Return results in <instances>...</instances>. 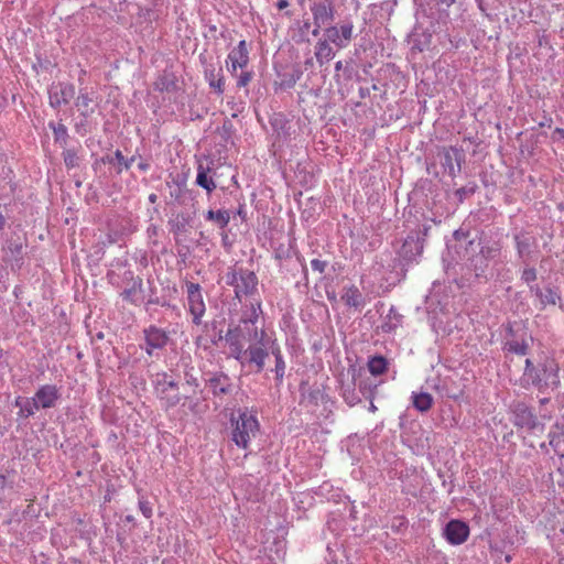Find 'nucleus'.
<instances>
[{
  "mask_svg": "<svg viewBox=\"0 0 564 564\" xmlns=\"http://www.w3.org/2000/svg\"><path fill=\"white\" fill-rule=\"evenodd\" d=\"M231 441L242 449H247L252 438L260 432L257 411L248 408L239 409L237 416L230 417Z\"/></svg>",
  "mask_w": 564,
  "mask_h": 564,
  "instance_id": "f257e3e1",
  "label": "nucleus"
},
{
  "mask_svg": "<svg viewBox=\"0 0 564 564\" xmlns=\"http://www.w3.org/2000/svg\"><path fill=\"white\" fill-rule=\"evenodd\" d=\"M517 258L521 263H530L536 260L540 249L536 234L530 228H514L512 230Z\"/></svg>",
  "mask_w": 564,
  "mask_h": 564,
  "instance_id": "f03ea898",
  "label": "nucleus"
},
{
  "mask_svg": "<svg viewBox=\"0 0 564 564\" xmlns=\"http://www.w3.org/2000/svg\"><path fill=\"white\" fill-rule=\"evenodd\" d=\"M561 384L560 367L553 359H545L543 362L538 364L536 379L532 378L527 386L538 389L541 393L554 391Z\"/></svg>",
  "mask_w": 564,
  "mask_h": 564,
  "instance_id": "7ed1b4c3",
  "label": "nucleus"
},
{
  "mask_svg": "<svg viewBox=\"0 0 564 564\" xmlns=\"http://www.w3.org/2000/svg\"><path fill=\"white\" fill-rule=\"evenodd\" d=\"M205 387L215 399L223 400L234 391L232 379L224 371H207L204 373Z\"/></svg>",
  "mask_w": 564,
  "mask_h": 564,
  "instance_id": "20e7f679",
  "label": "nucleus"
},
{
  "mask_svg": "<svg viewBox=\"0 0 564 564\" xmlns=\"http://www.w3.org/2000/svg\"><path fill=\"white\" fill-rule=\"evenodd\" d=\"M354 22L350 18H346L340 24H329L324 29L325 37L328 44H334L337 48H346L354 39Z\"/></svg>",
  "mask_w": 564,
  "mask_h": 564,
  "instance_id": "39448f33",
  "label": "nucleus"
},
{
  "mask_svg": "<svg viewBox=\"0 0 564 564\" xmlns=\"http://www.w3.org/2000/svg\"><path fill=\"white\" fill-rule=\"evenodd\" d=\"M188 312L192 315V323L200 325L206 313V304L198 283L187 281L185 283Z\"/></svg>",
  "mask_w": 564,
  "mask_h": 564,
  "instance_id": "423d86ee",
  "label": "nucleus"
},
{
  "mask_svg": "<svg viewBox=\"0 0 564 564\" xmlns=\"http://www.w3.org/2000/svg\"><path fill=\"white\" fill-rule=\"evenodd\" d=\"M142 333L144 337L142 349L149 357L158 356V351L165 349L169 344V333L155 325L145 327Z\"/></svg>",
  "mask_w": 564,
  "mask_h": 564,
  "instance_id": "0eeeda50",
  "label": "nucleus"
},
{
  "mask_svg": "<svg viewBox=\"0 0 564 564\" xmlns=\"http://www.w3.org/2000/svg\"><path fill=\"white\" fill-rule=\"evenodd\" d=\"M531 340V335H529L524 329L520 333L519 330L513 329L512 325H509L507 327V338L503 349L519 356H525Z\"/></svg>",
  "mask_w": 564,
  "mask_h": 564,
  "instance_id": "6e6552de",
  "label": "nucleus"
},
{
  "mask_svg": "<svg viewBox=\"0 0 564 564\" xmlns=\"http://www.w3.org/2000/svg\"><path fill=\"white\" fill-rule=\"evenodd\" d=\"M511 413L514 416V425L533 431L538 427L539 421L531 406L523 401H516L510 405Z\"/></svg>",
  "mask_w": 564,
  "mask_h": 564,
  "instance_id": "1a4fd4ad",
  "label": "nucleus"
},
{
  "mask_svg": "<svg viewBox=\"0 0 564 564\" xmlns=\"http://www.w3.org/2000/svg\"><path fill=\"white\" fill-rule=\"evenodd\" d=\"M313 15V25H329L335 19V4L333 0H316L310 6Z\"/></svg>",
  "mask_w": 564,
  "mask_h": 564,
  "instance_id": "9d476101",
  "label": "nucleus"
},
{
  "mask_svg": "<svg viewBox=\"0 0 564 564\" xmlns=\"http://www.w3.org/2000/svg\"><path fill=\"white\" fill-rule=\"evenodd\" d=\"M75 86L69 83L52 84L48 88V102L54 109L67 105L75 96Z\"/></svg>",
  "mask_w": 564,
  "mask_h": 564,
  "instance_id": "9b49d317",
  "label": "nucleus"
},
{
  "mask_svg": "<svg viewBox=\"0 0 564 564\" xmlns=\"http://www.w3.org/2000/svg\"><path fill=\"white\" fill-rule=\"evenodd\" d=\"M464 162L465 152L463 149L449 147L443 150L441 164L449 176L455 177L460 172Z\"/></svg>",
  "mask_w": 564,
  "mask_h": 564,
  "instance_id": "f8f14e48",
  "label": "nucleus"
},
{
  "mask_svg": "<svg viewBox=\"0 0 564 564\" xmlns=\"http://www.w3.org/2000/svg\"><path fill=\"white\" fill-rule=\"evenodd\" d=\"M268 356L269 351L265 340L252 343L247 347L245 366L254 367V372L259 373L264 369Z\"/></svg>",
  "mask_w": 564,
  "mask_h": 564,
  "instance_id": "ddd939ff",
  "label": "nucleus"
},
{
  "mask_svg": "<svg viewBox=\"0 0 564 564\" xmlns=\"http://www.w3.org/2000/svg\"><path fill=\"white\" fill-rule=\"evenodd\" d=\"M249 64V50L246 40H241L236 47H234L226 58L228 72L237 75V69H243Z\"/></svg>",
  "mask_w": 564,
  "mask_h": 564,
  "instance_id": "4468645a",
  "label": "nucleus"
},
{
  "mask_svg": "<svg viewBox=\"0 0 564 564\" xmlns=\"http://www.w3.org/2000/svg\"><path fill=\"white\" fill-rule=\"evenodd\" d=\"M33 399L40 410L55 408L61 399V389L55 384H43L37 388Z\"/></svg>",
  "mask_w": 564,
  "mask_h": 564,
  "instance_id": "2eb2a0df",
  "label": "nucleus"
},
{
  "mask_svg": "<svg viewBox=\"0 0 564 564\" xmlns=\"http://www.w3.org/2000/svg\"><path fill=\"white\" fill-rule=\"evenodd\" d=\"M424 248V239L420 232H410L400 248L399 254L406 262L414 261L422 254Z\"/></svg>",
  "mask_w": 564,
  "mask_h": 564,
  "instance_id": "dca6fc26",
  "label": "nucleus"
},
{
  "mask_svg": "<svg viewBox=\"0 0 564 564\" xmlns=\"http://www.w3.org/2000/svg\"><path fill=\"white\" fill-rule=\"evenodd\" d=\"M444 536L452 545L464 543L469 536V527L459 520H451L444 528Z\"/></svg>",
  "mask_w": 564,
  "mask_h": 564,
  "instance_id": "f3484780",
  "label": "nucleus"
},
{
  "mask_svg": "<svg viewBox=\"0 0 564 564\" xmlns=\"http://www.w3.org/2000/svg\"><path fill=\"white\" fill-rule=\"evenodd\" d=\"M340 300L346 306L354 308L357 312H361L367 304L365 295L354 284L344 286Z\"/></svg>",
  "mask_w": 564,
  "mask_h": 564,
  "instance_id": "a211bd4d",
  "label": "nucleus"
},
{
  "mask_svg": "<svg viewBox=\"0 0 564 564\" xmlns=\"http://www.w3.org/2000/svg\"><path fill=\"white\" fill-rule=\"evenodd\" d=\"M549 444L554 449L557 456L564 457V413L554 423L547 434Z\"/></svg>",
  "mask_w": 564,
  "mask_h": 564,
  "instance_id": "6ab92c4d",
  "label": "nucleus"
},
{
  "mask_svg": "<svg viewBox=\"0 0 564 564\" xmlns=\"http://www.w3.org/2000/svg\"><path fill=\"white\" fill-rule=\"evenodd\" d=\"M258 278L254 272L247 269L241 270L239 282L236 285V297L239 300L242 296L250 295L257 290Z\"/></svg>",
  "mask_w": 564,
  "mask_h": 564,
  "instance_id": "aec40b11",
  "label": "nucleus"
},
{
  "mask_svg": "<svg viewBox=\"0 0 564 564\" xmlns=\"http://www.w3.org/2000/svg\"><path fill=\"white\" fill-rule=\"evenodd\" d=\"M204 76L209 87L217 94L223 95L225 90V77L221 67L208 64L205 67Z\"/></svg>",
  "mask_w": 564,
  "mask_h": 564,
  "instance_id": "412c9836",
  "label": "nucleus"
},
{
  "mask_svg": "<svg viewBox=\"0 0 564 564\" xmlns=\"http://www.w3.org/2000/svg\"><path fill=\"white\" fill-rule=\"evenodd\" d=\"M124 278L130 280V284L120 295L123 301L137 305L138 300L135 295L143 291V280L140 276H134L132 271L124 272Z\"/></svg>",
  "mask_w": 564,
  "mask_h": 564,
  "instance_id": "4be33fe9",
  "label": "nucleus"
},
{
  "mask_svg": "<svg viewBox=\"0 0 564 564\" xmlns=\"http://www.w3.org/2000/svg\"><path fill=\"white\" fill-rule=\"evenodd\" d=\"M135 156L129 159L124 158L120 150H116L113 155H105L101 158L104 164H110L113 166L117 175H120L124 170H129L134 162Z\"/></svg>",
  "mask_w": 564,
  "mask_h": 564,
  "instance_id": "5701e85b",
  "label": "nucleus"
},
{
  "mask_svg": "<svg viewBox=\"0 0 564 564\" xmlns=\"http://www.w3.org/2000/svg\"><path fill=\"white\" fill-rule=\"evenodd\" d=\"M94 91H88L86 88L79 89V94L75 100V107L79 111V117L89 118L94 113Z\"/></svg>",
  "mask_w": 564,
  "mask_h": 564,
  "instance_id": "b1692460",
  "label": "nucleus"
},
{
  "mask_svg": "<svg viewBox=\"0 0 564 564\" xmlns=\"http://www.w3.org/2000/svg\"><path fill=\"white\" fill-rule=\"evenodd\" d=\"M14 406L19 408L18 417L23 420L29 419L30 416L34 415L36 411L40 410L33 397H17L14 400Z\"/></svg>",
  "mask_w": 564,
  "mask_h": 564,
  "instance_id": "393cba45",
  "label": "nucleus"
},
{
  "mask_svg": "<svg viewBox=\"0 0 564 564\" xmlns=\"http://www.w3.org/2000/svg\"><path fill=\"white\" fill-rule=\"evenodd\" d=\"M335 51L328 40L319 39L315 44V58L319 66L330 62L335 57Z\"/></svg>",
  "mask_w": 564,
  "mask_h": 564,
  "instance_id": "a878e982",
  "label": "nucleus"
},
{
  "mask_svg": "<svg viewBox=\"0 0 564 564\" xmlns=\"http://www.w3.org/2000/svg\"><path fill=\"white\" fill-rule=\"evenodd\" d=\"M402 321L403 316L395 310L394 306H391L380 325V329L382 333H393L398 327L402 325Z\"/></svg>",
  "mask_w": 564,
  "mask_h": 564,
  "instance_id": "bb28decb",
  "label": "nucleus"
},
{
  "mask_svg": "<svg viewBox=\"0 0 564 564\" xmlns=\"http://www.w3.org/2000/svg\"><path fill=\"white\" fill-rule=\"evenodd\" d=\"M340 394H341V398L344 399V401L349 406H354L361 401L358 392L356 391L355 378H352L350 381H347V382L341 381Z\"/></svg>",
  "mask_w": 564,
  "mask_h": 564,
  "instance_id": "cd10ccee",
  "label": "nucleus"
},
{
  "mask_svg": "<svg viewBox=\"0 0 564 564\" xmlns=\"http://www.w3.org/2000/svg\"><path fill=\"white\" fill-rule=\"evenodd\" d=\"M210 172L209 166H205L202 163L197 166V175H196V185L207 191V193H212L216 188V183L213 177L208 176Z\"/></svg>",
  "mask_w": 564,
  "mask_h": 564,
  "instance_id": "c85d7f7f",
  "label": "nucleus"
},
{
  "mask_svg": "<svg viewBox=\"0 0 564 564\" xmlns=\"http://www.w3.org/2000/svg\"><path fill=\"white\" fill-rule=\"evenodd\" d=\"M271 354L274 356V359H275V366H274L273 371L275 373L276 386L279 387L283 382L286 365L283 359L281 348L279 346H272Z\"/></svg>",
  "mask_w": 564,
  "mask_h": 564,
  "instance_id": "c756f323",
  "label": "nucleus"
},
{
  "mask_svg": "<svg viewBox=\"0 0 564 564\" xmlns=\"http://www.w3.org/2000/svg\"><path fill=\"white\" fill-rule=\"evenodd\" d=\"M154 88L158 91H174L176 90V77L173 73L164 72L162 75L159 76L156 82L154 83Z\"/></svg>",
  "mask_w": 564,
  "mask_h": 564,
  "instance_id": "7c9ffc66",
  "label": "nucleus"
},
{
  "mask_svg": "<svg viewBox=\"0 0 564 564\" xmlns=\"http://www.w3.org/2000/svg\"><path fill=\"white\" fill-rule=\"evenodd\" d=\"M48 128L53 131L54 142L65 148L69 139L67 127L63 122L50 121Z\"/></svg>",
  "mask_w": 564,
  "mask_h": 564,
  "instance_id": "2f4dec72",
  "label": "nucleus"
},
{
  "mask_svg": "<svg viewBox=\"0 0 564 564\" xmlns=\"http://www.w3.org/2000/svg\"><path fill=\"white\" fill-rule=\"evenodd\" d=\"M471 256L467 258L468 267L475 272L476 276H482L488 267L489 262L478 252L471 251Z\"/></svg>",
  "mask_w": 564,
  "mask_h": 564,
  "instance_id": "473e14b6",
  "label": "nucleus"
},
{
  "mask_svg": "<svg viewBox=\"0 0 564 564\" xmlns=\"http://www.w3.org/2000/svg\"><path fill=\"white\" fill-rule=\"evenodd\" d=\"M63 149H64V151L62 152V156H63L65 166L68 170L78 167L80 164V161H82V159L79 156L82 147L78 145L77 148H69V149H66V147H65Z\"/></svg>",
  "mask_w": 564,
  "mask_h": 564,
  "instance_id": "72a5a7b5",
  "label": "nucleus"
},
{
  "mask_svg": "<svg viewBox=\"0 0 564 564\" xmlns=\"http://www.w3.org/2000/svg\"><path fill=\"white\" fill-rule=\"evenodd\" d=\"M413 406L420 412H427L433 405V398L427 392L412 393Z\"/></svg>",
  "mask_w": 564,
  "mask_h": 564,
  "instance_id": "f704fd0d",
  "label": "nucleus"
},
{
  "mask_svg": "<svg viewBox=\"0 0 564 564\" xmlns=\"http://www.w3.org/2000/svg\"><path fill=\"white\" fill-rule=\"evenodd\" d=\"M367 366L372 376H380L387 371L388 360L381 355L372 356L369 358Z\"/></svg>",
  "mask_w": 564,
  "mask_h": 564,
  "instance_id": "c9c22d12",
  "label": "nucleus"
},
{
  "mask_svg": "<svg viewBox=\"0 0 564 564\" xmlns=\"http://www.w3.org/2000/svg\"><path fill=\"white\" fill-rule=\"evenodd\" d=\"M205 218L209 221H214L217 227L225 228L230 221V213L226 209L212 210L206 213Z\"/></svg>",
  "mask_w": 564,
  "mask_h": 564,
  "instance_id": "e433bc0d",
  "label": "nucleus"
},
{
  "mask_svg": "<svg viewBox=\"0 0 564 564\" xmlns=\"http://www.w3.org/2000/svg\"><path fill=\"white\" fill-rule=\"evenodd\" d=\"M455 240L457 242H459L460 245L463 243H466L467 247H466V254L469 253V250L475 252L477 251V248L479 247V243H475V240L474 239H469V231L468 230H464L463 228H459L457 230L454 231L453 234Z\"/></svg>",
  "mask_w": 564,
  "mask_h": 564,
  "instance_id": "4c0bfd02",
  "label": "nucleus"
},
{
  "mask_svg": "<svg viewBox=\"0 0 564 564\" xmlns=\"http://www.w3.org/2000/svg\"><path fill=\"white\" fill-rule=\"evenodd\" d=\"M561 301V294L551 288H545L543 295L539 299L540 310H544L547 305H556Z\"/></svg>",
  "mask_w": 564,
  "mask_h": 564,
  "instance_id": "58836bf2",
  "label": "nucleus"
},
{
  "mask_svg": "<svg viewBox=\"0 0 564 564\" xmlns=\"http://www.w3.org/2000/svg\"><path fill=\"white\" fill-rule=\"evenodd\" d=\"M245 329V340L250 344L267 339V334L263 329H259L258 326L242 325Z\"/></svg>",
  "mask_w": 564,
  "mask_h": 564,
  "instance_id": "ea45409f",
  "label": "nucleus"
},
{
  "mask_svg": "<svg viewBox=\"0 0 564 564\" xmlns=\"http://www.w3.org/2000/svg\"><path fill=\"white\" fill-rule=\"evenodd\" d=\"M229 346L230 357L235 358L242 367H245L247 348L242 341L240 343H227Z\"/></svg>",
  "mask_w": 564,
  "mask_h": 564,
  "instance_id": "a19ab883",
  "label": "nucleus"
},
{
  "mask_svg": "<svg viewBox=\"0 0 564 564\" xmlns=\"http://www.w3.org/2000/svg\"><path fill=\"white\" fill-rule=\"evenodd\" d=\"M479 253L489 262L500 256L501 246L499 242L487 243L480 247Z\"/></svg>",
  "mask_w": 564,
  "mask_h": 564,
  "instance_id": "79ce46f5",
  "label": "nucleus"
},
{
  "mask_svg": "<svg viewBox=\"0 0 564 564\" xmlns=\"http://www.w3.org/2000/svg\"><path fill=\"white\" fill-rule=\"evenodd\" d=\"M259 312H261V303H252L250 306V312L248 315L241 317L240 322L242 325H253L257 326V322L259 318Z\"/></svg>",
  "mask_w": 564,
  "mask_h": 564,
  "instance_id": "37998d69",
  "label": "nucleus"
},
{
  "mask_svg": "<svg viewBox=\"0 0 564 564\" xmlns=\"http://www.w3.org/2000/svg\"><path fill=\"white\" fill-rule=\"evenodd\" d=\"M167 378L169 375L166 372H163L161 375H158L156 379L153 380V388L159 399L164 394L169 393V388L166 386Z\"/></svg>",
  "mask_w": 564,
  "mask_h": 564,
  "instance_id": "c03bdc74",
  "label": "nucleus"
},
{
  "mask_svg": "<svg viewBox=\"0 0 564 564\" xmlns=\"http://www.w3.org/2000/svg\"><path fill=\"white\" fill-rule=\"evenodd\" d=\"M225 339L227 343H240L245 340V329L242 328V324L235 327L228 328Z\"/></svg>",
  "mask_w": 564,
  "mask_h": 564,
  "instance_id": "a18cd8bd",
  "label": "nucleus"
},
{
  "mask_svg": "<svg viewBox=\"0 0 564 564\" xmlns=\"http://www.w3.org/2000/svg\"><path fill=\"white\" fill-rule=\"evenodd\" d=\"M538 365H534L531 359H525L524 371L522 376L523 387L527 388L532 378L536 379Z\"/></svg>",
  "mask_w": 564,
  "mask_h": 564,
  "instance_id": "49530a36",
  "label": "nucleus"
},
{
  "mask_svg": "<svg viewBox=\"0 0 564 564\" xmlns=\"http://www.w3.org/2000/svg\"><path fill=\"white\" fill-rule=\"evenodd\" d=\"M523 269L521 271V281L525 283L528 286L533 284V282L538 279V271L534 267L529 265V263L523 264Z\"/></svg>",
  "mask_w": 564,
  "mask_h": 564,
  "instance_id": "de8ad7c7",
  "label": "nucleus"
},
{
  "mask_svg": "<svg viewBox=\"0 0 564 564\" xmlns=\"http://www.w3.org/2000/svg\"><path fill=\"white\" fill-rule=\"evenodd\" d=\"M166 410L175 408L182 400L180 392H169L160 398Z\"/></svg>",
  "mask_w": 564,
  "mask_h": 564,
  "instance_id": "09e8293b",
  "label": "nucleus"
},
{
  "mask_svg": "<svg viewBox=\"0 0 564 564\" xmlns=\"http://www.w3.org/2000/svg\"><path fill=\"white\" fill-rule=\"evenodd\" d=\"M241 270H243L242 268L240 269H236V268H230L226 274H225V281L228 285L230 286H234V290L236 291V285L238 284L239 282V276L241 274Z\"/></svg>",
  "mask_w": 564,
  "mask_h": 564,
  "instance_id": "8fccbe9b",
  "label": "nucleus"
},
{
  "mask_svg": "<svg viewBox=\"0 0 564 564\" xmlns=\"http://www.w3.org/2000/svg\"><path fill=\"white\" fill-rule=\"evenodd\" d=\"M476 188L477 185L474 183L463 186L455 191V196L457 197L459 203H463L466 197L473 195L476 192Z\"/></svg>",
  "mask_w": 564,
  "mask_h": 564,
  "instance_id": "3c124183",
  "label": "nucleus"
},
{
  "mask_svg": "<svg viewBox=\"0 0 564 564\" xmlns=\"http://www.w3.org/2000/svg\"><path fill=\"white\" fill-rule=\"evenodd\" d=\"M138 505H139V509H140L141 513L147 519H150L152 517L153 512H152V507H151V503L149 502V500L144 496H140Z\"/></svg>",
  "mask_w": 564,
  "mask_h": 564,
  "instance_id": "603ef678",
  "label": "nucleus"
},
{
  "mask_svg": "<svg viewBox=\"0 0 564 564\" xmlns=\"http://www.w3.org/2000/svg\"><path fill=\"white\" fill-rule=\"evenodd\" d=\"M184 380H185V383L189 387H193L194 390L199 387L198 379L193 373V368L184 371Z\"/></svg>",
  "mask_w": 564,
  "mask_h": 564,
  "instance_id": "864d4df0",
  "label": "nucleus"
},
{
  "mask_svg": "<svg viewBox=\"0 0 564 564\" xmlns=\"http://www.w3.org/2000/svg\"><path fill=\"white\" fill-rule=\"evenodd\" d=\"M252 79V72H241L237 78V87H247Z\"/></svg>",
  "mask_w": 564,
  "mask_h": 564,
  "instance_id": "5fc2aeb1",
  "label": "nucleus"
},
{
  "mask_svg": "<svg viewBox=\"0 0 564 564\" xmlns=\"http://www.w3.org/2000/svg\"><path fill=\"white\" fill-rule=\"evenodd\" d=\"M87 119L88 118L80 117V120L75 123L74 128L77 133L85 135L88 132Z\"/></svg>",
  "mask_w": 564,
  "mask_h": 564,
  "instance_id": "6e6d98bb",
  "label": "nucleus"
},
{
  "mask_svg": "<svg viewBox=\"0 0 564 564\" xmlns=\"http://www.w3.org/2000/svg\"><path fill=\"white\" fill-rule=\"evenodd\" d=\"M311 267L314 271H317L319 273H324L327 268V261L319 260V259H313L311 261Z\"/></svg>",
  "mask_w": 564,
  "mask_h": 564,
  "instance_id": "4d7b16f0",
  "label": "nucleus"
},
{
  "mask_svg": "<svg viewBox=\"0 0 564 564\" xmlns=\"http://www.w3.org/2000/svg\"><path fill=\"white\" fill-rule=\"evenodd\" d=\"M9 250L14 257H21L23 252V245L22 242H11L9 245Z\"/></svg>",
  "mask_w": 564,
  "mask_h": 564,
  "instance_id": "13d9d810",
  "label": "nucleus"
},
{
  "mask_svg": "<svg viewBox=\"0 0 564 564\" xmlns=\"http://www.w3.org/2000/svg\"><path fill=\"white\" fill-rule=\"evenodd\" d=\"M402 527H406V520L404 517H397L393 519L392 528L400 530Z\"/></svg>",
  "mask_w": 564,
  "mask_h": 564,
  "instance_id": "bf43d9fd",
  "label": "nucleus"
},
{
  "mask_svg": "<svg viewBox=\"0 0 564 564\" xmlns=\"http://www.w3.org/2000/svg\"><path fill=\"white\" fill-rule=\"evenodd\" d=\"M430 230H431V225L424 224L421 227H419L417 230H412L411 232H420L421 237L425 240Z\"/></svg>",
  "mask_w": 564,
  "mask_h": 564,
  "instance_id": "052dcab7",
  "label": "nucleus"
},
{
  "mask_svg": "<svg viewBox=\"0 0 564 564\" xmlns=\"http://www.w3.org/2000/svg\"><path fill=\"white\" fill-rule=\"evenodd\" d=\"M184 229H185V225L183 223H180V221L171 223V231H173L174 234L182 232V231H184Z\"/></svg>",
  "mask_w": 564,
  "mask_h": 564,
  "instance_id": "680f3d73",
  "label": "nucleus"
},
{
  "mask_svg": "<svg viewBox=\"0 0 564 564\" xmlns=\"http://www.w3.org/2000/svg\"><path fill=\"white\" fill-rule=\"evenodd\" d=\"M529 290L532 294H534L538 300L543 295V289H541L538 284H531L529 285Z\"/></svg>",
  "mask_w": 564,
  "mask_h": 564,
  "instance_id": "e2e57ef3",
  "label": "nucleus"
},
{
  "mask_svg": "<svg viewBox=\"0 0 564 564\" xmlns=\"http://www.w3.org/2000/svg\"><path fill=\"white\" fill-rule=\"evenodd\" d=\"M529 290L532 294H534L538 300L543 295V289H541L538 284H531L529 285Z\"/></svg>",
  "mask_w": 564,
  "mask_h": 564,
  "instance_id": "0e129e2a",
  "label": "nucleus"
},
{
  "mask_svg": "<svg viewBox=\"0 0 564 564\" xmlns=\"http://www.w3.org/2000/svg\"><path fill=\"white\" fill-rule=\"evenodd\" d=\"M167 388H169V392H178V382L173 380V379H167V383H166Z\"/></svg>",
  "mask_w": 564,
  "mask_h": 564,
  "instance_id": "69168bd1",
  "label": "nucleus"
},
{
  "mask_svg": "<svg viewBox=\"0 0 564 564\" xmlns=\"http://www.w3.org/2000/svg\"><path fill=\"white\" fill-rule=\"evenodd\" d=\"M454 2H455V0H437L440 10H444V11H445V9L449 8Z\"/></svg>",
  "mask_w": 564,
  "mask_h": 564,
  "instance_id": "338daca9",
  "label": "nucleus"
},
{
  "mask_svg": "<svg viewBox=\"0 0 564 564\" xmlns=\"http://www.w3.org/2000/svg\"><path fill=\"white\" fill-rule=\"evenodd\" d=\"M138 169L141 172H147L150 169V164L147 161H140L138 164Z\"/></svg>",
  "mask_w": 564,
  "mask_h": 564,
  "instance_id": "774afa93",
  "label": "nucleus"
}]
</instances>
